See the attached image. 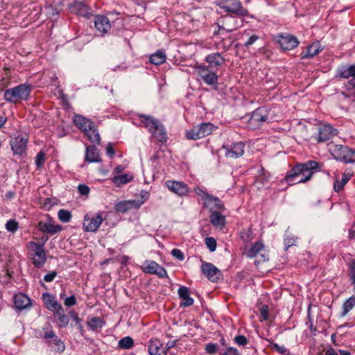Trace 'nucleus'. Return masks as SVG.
Returning <instances> with one entry per match:
<instances>
[{"instance_id":"31","label":"nucleus","mask_w":355,"mask_h":355,"mask_svg":"<svg viewBox=\"0 0 355 355\" xmlns=\"http://www.w3.org/2000/svg\"><path fill=\"white\" fill-rule=\"evenodd\" d=\"M322 48L318 42H314L307 46L306 50L301 54V58H312L322 51Z\"/></svg>"},{"instance_id":"5","label":"nucleus","mask_w":355,"mask_h":355,"mask_svg":"<svg viewBox=\"0 0 355 355\" xmlns=\"http://www.w3.org/2000/svg\"><path fill=\"white\" fill-rule=\"evenodd\" d=\"M270 110L266 107H260L252 112L250 118L248 119V125L252 129H258L263 125V123L269 122Z\"/></svg>"},{"instance_id":"1","label":"nucleus","mask_w":355,"mask_h":355,"mask_svg":"<svg viewBox=\"0 0 355 355\" xmlns=\"http://www.w3.org/2000/svg\"><path fill=\"white\" fill-rule=\"evenodd\" d=\"M322 165V164L313 160L297 163L287 171L282 182H286L289 186L307 182L315 172L320 171Z\"/></svg>"},{"instance_id":"40","label":"nucleus","mask_w":355,"mask_h":355,"mask_svg":"<svg viewBox=\"0 0 355 355\" xmlns=\"http://www.w3.org/2000/svg\"><path fill=\"white\" fill-rule=\"evenodd\" d=\"M199 125L194 126L190 130L187 131L186 137L189 139L196 140L200 138H202V134L200 132V130Z\"/></svg>"},{"instance_id":"30","label":"nucleus","mask_w":355,"mask_h":355,"mask_svg":"<svg viewBox=\"0 0 355 355\" xmlns=\"http://www.w3.org/2000/svg\"><path fill=\"white\" fill-rule=\"evenodd\" d=\"M180 298L182 300L180 303V306L187 307L191 306L193 304V300L189 296V288L186 286H182L178 291Z\"/></svg>"},{"instance_id":"24","label":"nucleus","mask_w":355,"mask_h":355,"mask_svg":"<svg viewBox=\"0 0 355 355\" xmlns=\"http://www.w3.org/2000/svg\"><path fill=\"white\" fill-rule=\"evenodd\" d=\"M349 77H355V64L342 65L337 68L335 74L336 79H347Z\"/></svg>"},{"instance_id":"26","label":"nucleus","mask_w":355,"mask_h":355,"mask_svg":"<svg viewBox=\"0 0 355 355\" xmlns=\"http://www.w3.org/2000/svg\"><path fill=\"white\" fill-rule=\"evenodd\" d=\"M205 61L209 64L207 67L210 69H214V68L217 69L224 62L225 59L220 53H214L208 55L205 58Z\"/></svg>"},{"instance_id":"51","label":"nucleus","mask_w":355,"mask_h":355,"mask_svg":"<svg viewBox=\"0 0 355 355\" xmlns=\"http://www.w3.org/2000/svg\"><path fill=\"white\" fill-rule=\"evenodd\" d=\"M205 244L211 252H214L216 250L217 243L214 238L207 237L205 239Z\"/></svg>"},{"instance_id":"57","label":"nucleus","mask_w":355,"mask_h":355,"mask_svg":"<svg viewBox=\"0 0 355 355\" xmlns=\"http://www.w3.org/2000/svg\"><path fill=\"white\" fill-rule=\"evenodd\" d=\"M171 254L173 257L177 258L180 261H182L184 259V253L180 250L177 248L172 250Z\"/></svg>"},{"instance_id":"63","label":"nucleus","mask_w":355,"mask_h":355,"mask_svg":"<svg viewBox=\"0 0 355 355\" xmlns=\"http://www.w3.org/2000/svg\"><path fill=\"white\" fill-rule=\"evenodd\" d=\"M69 315L71 318L75 321L76 324H79L81 322V319L79 318L78 313L73 310H71L69 311Z\"/></svg>"},{"instance_id":"8","label":"nucleus","mask_w":355,"mask_h":355,"mask_svg":"<svg viewBox=\"0 0 355 355\" xmlns=\"http://www.w3.org/2000/svg\"><path fill=\"white\" fill-rule=\"evenodd\" d=\"M275 41L279 44L283 51H290L296 48L300 42L298 39L289 33H278L275 36Z\"/></svg>"},{"instance_id":"2","label":"nucleus","mask_w":355,"mask_h":355,"mask_svg":"<svg viewBox=\"0 0 355 355\" xmlns=\"http://www.w3.org/2000/svg\"><path fill=\"white\" fill-rule=\"evenodd\" d=\"M31 90L32 87L28 83L20 84L12 88L6 89L3 98L8 103L17 104L23 101H27Z\"/></svg>"},{"instance_id":"38","label":"nucleus","mask_w":355,"mask_h":355,"mask_svg":"<svg viewBox=\"0 0 355 355\" xmlns=\"http://www.w3.org/2000/svg\"><path fill=\"white\" fill-rule=\"evenodd\" d=\"M355 306V297L352 296L348 298L343 304V312L341 316L346 315Z\"/></svg>"},{"instance_id":"21","label":"nucleus","mask_w":355,"mask_h":355,"mask_svg":"<svg viewBox=\"0 0 355 355\" xmlns=\"http://www.w3.org/2000/svg\"><path fill=\"white\" fill-rule=\"evenodd\" d=\"M166 187L179 196H186L189 191L187 185L183 182L168 180L165 183Z\"/></svg>"},{"instance_id":"62","label":"nucleus","mask_w":355,"mask_h":355,"mask_svg":"<svg viewBox=\"0 0 355 355\" xmlns=\"http://www.w3.org/2000/svg\"><path fill=\"white\" fill-rule=\"evenodd\" d=\"M261 317L262 320H266L268 318V307L267 306H263L260 310Z\"/></svg>"},{"instance_id":"22","label":"nucleus","mask_w":355,"mask_h":355,"mask_svg":"<svg viewBox=\"0 0 355 355\" xmlns=\"http://www.w3.org/2000/svg\"><path fill=\"white\" fill-rule=\"evenodd\" d=\"M94 26L97 31L103 35L107 33L111 28L110 20L103 15H97L95 17Z\"/></svg>"},{"instance_id":"35","label":"nucleus","mask_w":355,"mask_h":355,"mask_svg":"<svg viewBox=\"0 0 355 355\" xmlns=\"http://www.w3.org/2000/svg\"><path fill=\"white\" fill-rule=\"evenodd\" d=\"M85 134L92 143H100L101 137L95 124L94 125V127H91V130H87Z\"/></svg>"},{"instance_id":"36","label":"nucleus","mask_w":355,"mask_h":355,"mask_svg":"<svg viewBox=\"0 0 355 355\" xmlns=\"http://www.w3.org/2000/svg\"><path fill=\"white\" fill-rule=\"evenodd\" d=\"M149 61L155 65H159L166 61V54L162 51H158L150 55Z\"/></svg>"},{"instance_id":"12","label":"nucleus","mask_w":355,"mask_h":355,"mask_svg":"<svg viewBox=\"0 0 355 355\" xmlns=\"http://www.w3.org/2000/svg\"><path fill=\"white\" fill-rule=\"evenodd\" d=\"M102 214H86L83 220V227L86 232H96L103 222Z\"/></svg>"},{"instance_id":"18","label":"nucleus","mask_w":355,"mask_h":355,"mask_svg":"<svg viewBox=\"0 0 355 355\" xmlns=\"http://www.w3.org/2000/svg\"><path fill=\"white\" fill-rule=\"evenodd\" d=\"M28 142V137L24 135H18L14 139L10 141L12 150L15 155H21L25 153Z\"/></svg>"},{"instance_id":"48","label":"nucleus","mask_w":355,"mask_h":355,"mask_svg":"<svg viewBox=\"0 0 355 355\" xmlns=\"http://www.w3.org/2000/svg\"><path fill=\"white\" fill-rule=\"evenodd\" d=\"M218 30L215 31L214 32V35H218L221 33V32L225 31L227 33H230L233 31L235 29V27H227L226 23H225L224 21H222V24H220V22H218L217 24Z\"/></svg>"},{"instance_id":"60","label":"nucleus","mask_w":355,"mask_h":355,"mask_svg":"<svg viewBox=\"0 0 355 355\" xmlns=\"http://www.w3.org/2000/svg\"><path fill=\"white\" fill-rule=\"evenodd\" d=\"M344 87L347 90H352L355 88V76L352 77L351 80H348L344 84Z\"/></svg>"},{"instance_id":"15","label":"nucleus","mask_w":355,"mask_h":355,"mask_svg":"<svg viewBox=\"0 0 355 355\" xmlns=\"http://www.w3.org/2000/svg\"><path fill=\"white\" fill-rule=\"evenodd\" d=\"M143 272L148 274L156 275L160 278L167 277L166 269L154 261L146 260L142 267Z\"/></svg>"},{"instance_id":"42","label":"nucleus","mask_w":355,"mask_h":355,"mask_svg":"<svg viewBox=\"0 0 355 355\" xmlns=\"http://www.w3.org/2000/svg\"><path fill=\"white\" fill-rule=\"evenodd\" d=\"M199 125L194 126L190 130L187 131L186 137L189 139L196 140L200 138H202V134L200 132V130Z\"/></svg>"},{"instance_id":"37","label":"nucleus","mask_w":355,"mask_h":355,"mask_svg":"<svg viewBox=\"0 0 355 355\" xmlns=\"http://www.w3.org/2000/svg\"><path fill=\"white\" fill-rule=\"evenodd\" d=\"M267 341L269 343V345L268 346L271 349L275 350L281 354L291 355L289 350L285 346L279 345L270 339H267Z\"/></svg>"},{"instance_id":"47","label":"nucleus","mask_w":355,"mask_h":355,"mask_svg":"<svg viewBox=\"0 0 355 355\" xmlns=\"http://www.w3.org/2000/svg\"><path fill=\"white\" fill-rule=\"evenodd\" d=\"M58 216L62 223L69 222L72 217L71 212L66 209H60L58 213Z\"/></svg>"},{"instance_id":"53","label":"nucleus","mask_w":355,"mask_h":355,"mask_svg":"<svg viewBox=\"0 0 355 355\" xmlns=\"http://www.w3.org/2000/svg\"><path fill=\"white\" fill-rule=\"evenodd\" d=\"M232 44V41L229 39L227 40H225V39H223L218 44V49H223L225 51H227L230 46Z\"/></svg>"},{"instance_id":"7","label":"nucleus","mask_w":355,"mask_h":355,"mask_svg":"<svg viewBox=\"0 0 355 355\" xmlns=\"http://www.w3.org/2000/svg\"><path fill=\"white\" fill-rule=\"evenodd\" d=\"M29 245L33 252L31 254V260L34 267L42 268L46 261V253L44 250V243L30 242Z\"/></svg>"},{"instance_id":"19","label":"nucleus","mask_w":355,"mask_h":355,"mask_svg":"<svg viewBox=\"0 0 355 355\" xmlns=\"http://www.w3.org/2000/svg\"><path fill=\"white\" fill-rule=\"evenodd\" d=\"M69 8L72 12L86 18L92 15V9L84 1H75L69 5Z\"/></svg>"},{"instance_id":"11","label":"nucleus","mask_w":355,"mask_h":355,"mask_svg":"<svg viewBox=\"0 0 355 355\" xmlns=\"http://www.w3.org/2000/svg\"><path fill=\"white\" fill-rule=\"evenodd\" d=\"M201 198L203 200V207L209 209L211 213L213 211H220L225 209L224 205L217 197L202 191Z\"/></svg>"},{"instance_id":"6","label":"nucleus","mask_w":355,"mask_h":355,"mask_svg":"<svg viewBox=\"0 0 355 355\" xmlns=\"http://www.w3.org/2000/svg\"><path fill=\"white\" fill-rule=\"evenodd\" d=\"M217 5L225 12L240 17L248 15V11L239 0H218Z\"/></svg>"},{"instance_id":"25","label":"nucleus","mask_w":355,"mask_h":355,"mask_svg":"<svg viewBox=\"0 0 355 355\" xmlns=\"http://www.w3.org/2000/svg\"><path fill=\"white\" fill-rule=\"evenodd\" d=\"M141 205V202L137 200H123L117 202L114 206V209L117 212L125 213L133 208L138 209Z\"/></svg>"},{"instance_id":"32","label":"nucleus","mask_w":355,"mask_h":355,"mask_svg":"<svg viewBox=\"0 0 355 355\" xmlns=\"http://www.w3.org/2000/svg\"><path fill=\"white\" fill-rule=\"evenodd\" d=\"M163 344L160 340L157 338L151 339L149 341L148 351L150 355H160L163 352Z\"/></svg>"},{"instance_id":"39","label":"nucleus","mask_w":355,"mask_h":355,"mask_svg":"<svg viewBox=\"0 0 355 355\" xmlns=\"http://www.w3.org/2000/svg\"><path fill=\"white\" fill-rule=\"evenodd\" d=\"M132 178V176L129 174H122L114 176L112 182L116 185L125 184L130 182Z\"/></svg>"},{"instance_id":"34","label":"nucleus","mask_w":355,"mask_h":355,"mask_svg":"<svg viewBox=\"0 0 355 355\" xmlns=\"http://www.w3.org/2000/svg\"><path fill=\"white\" fill-rule=\"evenodd\" d=\"M55 315L57 316V324L59 327H66L69 322V317L64 314V311L63 307L61 310H58L55 312Z\"/></svg>"},{"instance_id":"54","label":"nucleus","mask_w":355,"mask_h":355,"mask_svg":"<svg viewBox=\"0 0 355 355\" xmlns=\"http://www.w3.org/2000/svg\"><path fill=\"white\" fill-rule=\"evenodd\" d=\"M45 161V154L44 152H39L37 154L36 159H35V164L37 165V168H40L44 163Z\"/></svg>"},{"instance_id":"3","label":"nucleus","mask_w":355,"mask_h":355,"mask_svg":"<svg viewBox=\"0 0 355 355\" xmlns=\"http://www.w3.org/2000/svg\"><path fill=\"white\" fill-rule=\"evenodd\" d=\"M139 118L158 141L164 142L166 141L167 136L165 128L157 119L146 114H139Z\"/></svg>"},{"instance_id":"9","label":"nucleus","mask_w":355,"mask_h":355,"mask_svg":"<svg viewBox=\"0 0 355 355\" xmlns=\"http://www.w3.org/2000/svg\"><path fill=\"white\" fill-rule=\"evenodd\" d=\"M43 338L46 345L51 347L56 353H62L65 349V345L60 339L53 331H49L44 333Z\"/></svg>"},{"instance_id":"20","label":"nucleus","mask_w":355,"mask_h":355,"mask_svg":"<svg viewBox=\"0 0 355 355\" xmlns=\"http://www.w3.org/2000/svg\"><path fill=\"white\" fill-rule=\"evenodd\" d=\"M37 228L40 231L50 234L51 235L55 234L62 230L61 225H53L51 223V218L49 216H47L46 220H42L38 223Z\"/></svg>"},{"instance_id":"28","label":"nucleus","mask_w":355,"mask_h":355,"mask_svg":"<svg viewBox=\"0 0 355 355\" xmlns=\"http://www.w3.org/2000/svg\"><path fill=\"white\" fill-rule=\"evenodd\" d=\"M14 304L16 309L23 310L31 305V300L25 294L19 293L14 296Z\"/></svg>"},{"instance_id":"41","label":"nucleus","mask_w":355,"mask_h":355,"mask_svg":"<svg viewBox=\"0 0 355 355\" xmlns=\"http://www.w3.org/2000/svg\"><path fill=\"white\" fill-rule=\"evenodd\" d=\"M199 125L194 126L190 130L187 131L186 137L189 139L196 140L200 138H202V134L200 132V130Z\"/></svg>"},{"instance_id":"29","label":"nucleus","mask_w":355,"mask_h":355,"mask_svg":"<svg viewBox=\"0 0 355 355\" xmlns=\"http://www.w3.org/2000/svg\"><path fill=\"white\" fill-rule=\"evenodd\" d=\"M43 300L45 301L46 308L49 311H57L61 310L62 306L55 298V297L49 293H44L42 295Z\"/></svg>"},{"instance_id":"52","label":"nucleus","mask_w":355,"mask_h":355,"mask_svg":"<svg viewBox=\"0 0 355 355\" xmlns=\"http://www.w3.org/2000/svg\"><path fill=\"white\" fill-rule=\"evenodd\" d=\"M349 275L350 279H352V284L354 286V291L355 292V259H353L351 261L350 266H349Z\"/></svg>"},{"instance_id":"61","label":"nucleus","mask_w":355,"mask_h":355,"mask_svg":"<svg viewBox=\"0 0 355 355\" xmlns=\"http://www.w3.org/2000/svg\"><path fill=\"white\" fill-rule=\"evenodd\" d=\"M58 273L55 271H51V272L46 274L44 277V280L46 282H51L53 281L55 277L57 276Z\"/></svg>"},{"instance_id":"50","label":"nucleus","mask_w":355,"mask_h":355,"mask_svg":"<svg viewBox=\"0 0 355 355\" xmlns=\"http://www.w3.org/2000/svg\"><path fill=\"white\" fill-rule=\"evenodd\" d=\"M6 230L12 233H15L19 228V224L15 220H9L6 224Z\"/></svg>"},{"instance_id":"58","label":"nucleus","mask_w":355,"mask_h":355,"mask_svg":"<svg viewBox=\"0 0 355 355\" xmlns=\"http://www.w3.org/2000/svg\"><path fill=\"white\" fill-rule=\"evenodd\" d=\"M76 304V298L73 295L70 297H66L64 300V305L67 306H72Z\"/></svg>"},{"instance_id":"44","label":"nucleus","mask_w":355,"mask_h":355,"mask_svg":"<svg viewBox=\"0 0 355 355\" xmlns=\"http://www.w3.org/2000/svg\"><path fill=\"white\" fill-rule=\"evenodd\" d=\"M199 127L202 137L210 135L214 130V125L211 123H202L199 125Z\"/></svg>"},{"instance_id":"13","label":"nucleus","mask_w":355,"mask_h":355,"mask_svg":"<svg viewBox=\"0 0 355 355\" xmlns=\"http://www.w3.org/2000/svg\"><path fill=\"white\" fill-rule=\"evenodd\" d=\"M244 254L248 258H254L260 254L261 257L259 261H265L269 259L268 255L266 254L264 245L262 241H257L249 248H246L244 251Z\"/></svg>"},{"instance_id":"49","label":"nucleus","mask_w":355,"mask_h":355,"mask_svg":"<svg viewBox=\"0 0 355 355\" xmlns=\"http://www.w3.org/2000/svg\"><path fill=\"white\" fill-rule=\"evenodd\" d=\"M296 240L297 238L294 236L286 234L284 241L286 250H287L290 247L295 245Z\"/></svg>"},{"instance_id":"4","label":"nucleus","mask_w":355,"mask_h":355,"mask_svg":"<svg viewBox=\"0 0 355 355\" xmlns=\"http://www.w3.org/2000/svg\"><path fill=\"white\" fill-rule=\"evenodd\" d=\"M329 151L337 160L345 163L355 162V150L343 145H332Z\"/></svg>"},{"instance_id":"55","label":"nucleus","mask_w":355,"mask_h":355,"mask_svg":"<svg viewBox=\"0 0 355 355\" xmlns=\"http://www.w3.org/2000/svg\"><path fill=\"white\" fill-rule=\"evenodd\" d=\"M218 346L216 344L208 343L206 345L205 351L207 354H214L217 352Z\"/></svg>"},{"instance_id":"16","label":"nucleus","mask_w":355,"mask_h":355,"mask_svg":"<svg viewBox=\"0 0 355 355\" xmlns=\"http://www.w3.org/2000/svg\"><path fill=\"white\" fill-rule=\"evenodd\" d=\"M201 270L207 279L212 282H216L222 278L221 271L211 263L203 262L201 266Z\"/></svg>"},{"instance_id":"59","label":"nucleus","mask_w":355,"mask_h":355,"mask_svg":"<svg viewBox=\"0 0 355 355\" xmlns=\"http://www.w3.org/2000/svg\"><path fill=\"white\" fill-rule=\"evenodd\" d=\"M78 192L83 196H87L89 193V187L85 184H79Z\"/></svg>"},{"instance_id":"33","label":"nucleus","mask_w":355,"mask_h":355,"mask_svg":"<svg viewBox=\"0 0 355 355\" xmlns=\"http://www.w3.org/2000/svg\"><path fill=\"white\" fill-rule=\"evenodd\" d=\"M85 160L88 162H99L101 161L98 149L95 146H90L86 148Z\"/></svg>"},{"instance_id":"27","label":"nucleus","mask_w":355,"mask_h":355,"mask_svg":"<svg viewBox=\"0 0 355 355\" xmlns=\"http://www.w3.org/2000/svg\"><path fill=\"white\" fill-rule=\"evenodd\" d=\"M209 220L214 227L220 230H222L226 223L225 216L217 211L211 213Z\"/></svg>"},{"instance_id":"17","label":"nucleus","mask_w":355,"mask_h":355,"mask_svg":"<svg viewBox=\"0 0 355 355\" xmlns=\"http://www.w3.org/2000/svg\"><path fill=\"white\" fill-rule=\"evenodd\" d=\"M245 144L243 142L234 143L232 145L223 146L225 155L227 158L236 159L244 153Z\"/></svg>"},{"instance_id":"10","label":"nucleus","mask_w":355,"mask_h":355,"mask_svg":"<svg viewBox=\"0 0 355 355\" xmlns=\"http://www.w3.org/2000/svg\"><path fill=\"white\" fill-rule=\"evenodd\" d=\"M337 135V129L330 124H320L318 128V133L314 135L313 138L318 143H322L329 141Z\"/></svg>"},{"instance_id":"23","label":"nucleus","mask_w":355,"mask_h":355,"mask_svg":"<svg viewBox=\"0 0 355 355\" xmlns=\"http://www.w3.org/2000/svg\"><path fill=\"white\" fill-rule=\"evenodd\" d=\"M75 126L85 132L87 130H91V127L95 124L90 119L85 118L80 114H75L73 119Z\"/></svg>"},{"instance_id":"43","label":"nucleus","mask_w":355,"mask_h":355,"mask_svg":"<svg viewBox=\"0 0 355 355\" xmlns=\"http://www.w3.org/2000/svg\"><path fill=\"white\" fill-rule=\"evenodd\" d=\"M104 324L103 320L99 317H94L88 322V326L93 330L101 328Z\"/></svg>"},{"instance_id":"14","label":"nucleus","mask_w":355,"mask_h":355,"mask_svg":"<svg viewBox=\"0 0 355 355\" xmlns=\"http://www.w3.org/2000/svg\"><path fill=\"white\" fill-rule=\"evenodd\" d=\"M197 70L199 76L207 85H214L218 83V77L213 69L205 66H198Z\"/></svg>"},{"instance_id":"64","label":"nucleus","mask_w":355,"mask_h":355,"mask_svg":"<svg viewBox=\"0 0 355 355\" xmlns=\"http://www.w3.org/2000/svg\"><path fill=\"white\" fill-rule=\"evenodd\" d=\"M223 355H241L238 350L234 347H228Z\"/></svg>"},{"instance_id":"46","label":"nucleus","mask_w":355,"mask_h":355,"mask_svg":"<svg viewBox=\"0 0 355 355\" xmlns=\"http://www.w3.org/2000/svg\"><path fill=\"white\" fill-rule=\"evenodd\" d=\"M134 345V340L131 337L126 336L121 339L119 342V346L121 349H130Z\"/></svg>"},{"instance_id":"45","label":"nucleus","mask_w":355,"mask_h":355,"mask_svg":"<svg viewBox=\"0 0 355 355\" xmlns=\"http://www.w3.org/2000/svg\"><path fill=\"white\" fill-rule=\"evenodd\" d=\"M349 180V176L345 173L343 174L341 180H338V179L336 180L334 182V189L336 191H339L342 190L345 186V184L348 182Z\"/></svg>"},{"instance_id":"56","label":"nucleus","mask_w":355,"mask_h":355,"mask_svg":"<svg viewBox=\"0 0 355 355\" xmlns=\"http://www.w3.org/2000/svg\"><path fill=\"white\" fill-rule=\"evenodd\" d=\"M234 341L236 344L241 346H245L248 343V339L245 336L239 335L234 338Z\"/></svg>"}]
</instances>
